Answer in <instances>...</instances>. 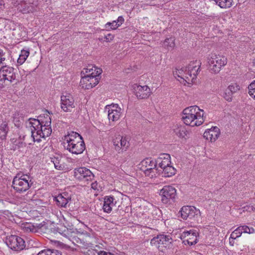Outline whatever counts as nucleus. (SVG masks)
Returning a JSON list of instances; mask_svg holds the SVG:
<instances>
[{"label":"nucleus","mask_w":255,"mask_h":255,"mask_svg":"<svg viewBox=\"0 0 255 255\" xmlns=\"http://www.w3.org/2000/svg\"><path fill=\"white\" fill-rule=\"evenodd\" d=\"M64 146L72 154H81L86 147L82 136L78 133L71 131L64 136Z\"/></svg>","instance_id":"2"},{"label":"nucleus","mask_w":255,"mask_h":255,"mask_svg":"<svg viewBox=\"0 0 255 255\" xmlns=\"http://www.w3.org/2000/svg\"><path fill=\"white\" fill-rule=\"evenodd\" d=\"M171 238L170 236L165 235H158L151 240L150 244L152 246L159 248L160 246L163 245L166 247L168 244L171 243Z\"/></svg>","instance_id":"18"},{"label":"nucleus","mask_w":255,"mask_h":255,"mask_svg":"<svg viewBox=\"0 0 255 255\" xmlns=\"http://www.w3.org/2000/svg\"><path fill=\"white\" fill-rule=\"evenodd\" d=\"M102 73V69H98L96 74L90 76L89 74L85 75L82 77L80 82V86L84 89H90L96 86L99 82L100 76Z\"/></svg>","instance_id":"9"},{"label":"nucleus","mask_w":255,"mask_h":255,"mask_svg":"<svg viewBox=\"0 0 255 255\" xmlns=\"http://www.w3.org/2000/svg\"><path fill=\"white\" fill-rule=\"evenodd\" d=\"M210 71L214 74L218 73L222 67L226 65L227 59L223 55L211 54L208 58Z\"/></svg>","instance_id":"7"},{"label":"nucleus","mask_w":255,"mask_h":255,"mask_svg":"<svg viewBox=\"0 0 255 255\" xmlns=\"http://www.w3.org/2000/svg\"><path fill=\"white\" fill-rule=\"evenodd\" d=\"M38 120L43 128L46 129L51 128V119L49 115H46L43 118L40 117Z\"/></svg>","instance_id":"27"},{"label":"nucleus","mask_w":255,"mask_h":255,"mask_svg":"<svg viewBox=\"0 0 255 255\" xmlns=\"http://www.w3.org/2000/svg\"><path fill=\"white\" fill-rule=\"evenodd\" d=\"M115 255L112 254H111L110 253L107 252V255Z\"/></svg>","instance_id":"54"},{"label":"nucleus","mask_w":255,"mask_h":255,"mask_svg":"<svg viewBox=\"0 0 255 255\" xmlns=\"http://www.w3.org/2000/svg\"><path fill=\"white\" fill-rule=\"evenodd\" d=\"M21 6V8L20 9V11L23 13H27L32 11L33 7L31 5H28L26 3H23Z\"/></svg>","instance_id":"33"},{"label":"nucleus","mask_w":255,"mask_h":255,"mask_svg":"<svg viewBox=\"0 0 255 255\" xmlns=\"http://www.w3.org/2000/svg\"><path fill=\"white\" fill-rule=\"evenodd\" d=\"M75 107V101L73 97L69 94L61 96V108L65 112H71L72 109Z\"/></svg>","instance_id":"16"},{"label":"nucleus","mask_w":255,"mask_h":255,"mask_svg":"<svg viewBox=\"0 0 255 255\" xmlns=\"http://www.w3.org/2000/svg\"><path fill=\"white\" fill-rule=\"evenodd\" d=\"M29 55V51L28 50H22L17 59V63L20 65L22 64L25 61Z\"/></svg>","instance_id":"29"},{"label":"nucleus","mask_w":255,"mask_h":255,"mask_svg":"<svg viewBox=\"0 0 255 255\" xmlns=\"http://www.w3.org/2000/svg\"><path fill=\"white\" fill-rule=\"evenodd\" d=\"M124 17L122 16H120L116 21V22H117V24H120V26H121L124 22Z\"/></svg>","instance_id":"47"},{"label":"nucleus","mask_w":255,"mask_h":255,"mask_svg":"<svg viewBox=\"0 0 255 255\" xmlns=\"http://www.w3.org/2000/svg\"><path fill=\"white\" fill-rule=\"evenodd\" d=\"M28 120L31 127V136L34 141L39 142L41 141V138H45L51 134V128H43L38 119L30 118Z\"/></svg>","instance_id":"4"},{"label":"nucleus","mask_w":255,"mask_h":255,"mask_svg":"<svg viewBox=\"0 0 255 255\" xmlns=\"http://www.w3.org/2000/svg\"><path fill=\"white\" fill-rule=\"evenodd\" d=\"M10 127L8 121H5L0 123V139L2 140L6 139Z\"/></svg>","instance_id":"24"},{"label":"nucleus","mask_w":255,"mask_h":255,"mask_svg":"<svg viewBox=\"0 0 255 255\" xmlns=\"http://www.w3.org/2000/svg\"><path fill=\"white\" fill-rule=\"evenodd\" d=\"M203 116V110L197 106H193L183 110L182 119L186 125L191 127L199 126L204 122Z\"/></svg>","instance_id":"3"},{"label":"nucleus","mask_w":255,"mask_h":255,"mask_svg":"<svg viewBox=\"0 0 255 255\" xmlns=\"http://www.w3.org/2000/svg\"><path fill=\"white\" fill-rule=\"evenodd\" d=\"M52 161L56 169L58 170L63 169V165L60 163V161L58 159V158H54Z\"/></svg>","instance_id":"41"},{"label":"nucleus","mask_w":255,"mask_h":255,"mask_svg":"<svg viewBox=\"0 0 255 255\" xmlns=\"http://www.w3.org/2000/svg\"><path fill=\"white\" fill-rule=\"evenodd\" d=\"M235 240V239H232L231 237H230L229 243L231 246H234Z\"/></svg>","instance_id":"51"},{"label":"nucleus","mask_w":255,"mask_h":255,"mask_svg":"<svg viewBox=\"0 0 255 255\" xmlns=\"http://www.w3.org/2000/svg\"><path fill=\"white\" fill-rule=\"evenodd\" d=\"M98 69H101L100 68H98L97 67L93 66L92 65H89L87 68H84L82 71V73L83 74H89L90 76H92L97 73V71Z\"/></svg>","instance_id":"30"},{"label":"nucleus","mask_w":255,"mask_h":255,"mask_svg":"<svg viewBox=\"0 0 255 255\" xmlns=\"http://www.w3.org/2000/svg\"><path fill=\"white\" fill-rule=\"evenodd\" d=\"M83 255H96L97 250L96 249H89L87 251L82 252Z\"/></svg>","instance_id":"43"},{"label":"nucleus","mask_w":255,"mask_h":255,"mask_svg":"<svg viewBox=\"0 0 255 255\" xmlns=\"http://www.w3.org/2000/svg\"><path fill=\"white\" fill-rule=\"evenodd\" d=\"M233 93L227 88L223 95L224 98L228 102H231L232 100Z\"/></svg>","instance_id":"37"},{"label":"nucleus","mask_w":255,"mask_h":255,"mask_svg":"<svg viewBox=\"0 0 255 255\" xmlns=\"http://www.w3.org/2000/svg\"><path fill=\"white\" fill-rule=\"evenodd\" d=\"M50 255H62V253L58 250L50 249Z\"/></svg>","instance_id":"45"},{"label":"nucleus","mask_w":255,"mask_h":255,"mask_svg":"<svg viewBox=\"0 0 255 255\" xmlns=\"http://www.w3.org/2000/svg\"><path fill=\"white\" fill-rule=\"evenodd\" d=\"M120 26V24H117L116 20H113L112 22H107L104 26L105 29L108 30H115Z\"/></svg>","instance_id":"32"},{"label":"nucleus","mask_w":255,"mask_h":255,"mask_svg":"<svg viewBox=\"0 0 255 255\" xmlns=\"http://www.w3.org/2000/svg\"><path fill=\"white\" fill-rule=\"evenodd\" d=\"M198 1H199V0H193V2H194V3H196Z\"/></svg>","instance_id":"55"},{"label":"nucleus","mask_w":255,"mask_h":255,"mask_svg":"<svg viewBox=\"0 0 255 255\" xmlns=\"http://www.w3.org/2000/svg\"><path fill=\"white\" fill-rule=\"evenodd\" d=\"M244 211L248 212H255V204H249L243 207Z\"/></svg>","instance_id":"39"},{"label":"nucleus","mask_w":255,"mask_h":255,"mask_svg":"<svg viewBox=\"0 0 255 255\" xmlns=\"http://www.w3.org/2000/svg\"><path fill=\"white\" fill-rule=\"evenodd\" d=\"M254 65L255 66V61L254 62Z\"/></svg>","instance_id":"58"},{"label":"nucleus","mask_w":255,"mask_h":255,"mask_svg":"<svg viewBox=\"0 0 255 255\" xmlns=\"http://www.w3.org/2000/svg\"><path fill=\"white\" fill-rule=\"evenodd\" d=\"M220 129L217 127H213L208 129L203 133V137L211 142H214L219 136Z\"/></svg>","instance_id":"22"},{"label":"nucleus","mask_w":255,"mask_h":255,"mask_svg":"<svg viewBox=\"0 0 255 255\" xmlns=\"http://www.w3.org/2000/svg\"><path fill=\"white\" fill-rule=\"evenodd\" d=\"M12 35H15V33L14 32H13V33H12Z\"/></svg>","instance_id":"57"},{"label":"nucleus","mask_w":255,"mask_h":255,"mask_svg":"<svg viewBox=\"0 0 255 255\" xmlns=\"http://www.w3.org/2000/svg\"><path fill=\"white\" fill-rule=\"evenodd\" d=\"M114 206H115V203H114V201H113V203L110 204V206L112 208Z\"/></svg>","instance_id":"53"},{"label":"nucleus","mask_w":255,"mask_h":255,"mask_svg":"<svg viewBox=\"0 0 255 255\" xmlns=\"http://www.w3.org/2000/svg\"><path fill=\"white\" fill-rule=\"evenodd\" d=\"M141 169L144 171L146 176L153 178L158 173L157 162L151 158H146L142 160L139 164Z\"/></svg>","instance_id":"10"},{"label":"nucleus","mask_w":255,"mask_h":255,"mask_svg":"<svg viewBox=\"0 0 255 255\" xmlns=\"http://www.w3.org/2000/svg\"><path fill=\"white\" fill-rule=\"evenodd\" d=\"M114 38V36L112 34H108L107 35L105 36V38L107 42H110L112 41Z\"/></svg>","instance_id":"46"},{"label":"nucleus","mask_w":255,"mask_h":255,"mask_svg":"<svg viewBox=\"0 0 255 255\" xmlns=\"http://www.w3.org/2000/svg\"><path fill=\"white\" fill-rule=\"evenodd\" d=\"M21 228L24 232L27 233H36L38 232V230L37 225L35 226L30 223L23 224Z\"/></svg>","instance_id":"26"},{"label":"nucleus","mask_w":255,"mask_h":255,"mask_svg":"<svg viewBox=\"0 0 255 255\" xmlns=\"http://www.w3.org/2000/svg\"><path fill=\"white\" fill-rule=\"evenodd\" d=\"M161 196V201L163 203L169 204L171 201H173L176 196V190L172 186H164L160 191Z\"/></svg>","instance_id":"12"},{"label":"nucleus","mask_w":255,"mask_h":255,"mask_svg":"<svg viewBox=\"0 0 255 255\" xmlns=\"http://www.w3.org/2000/svg\"><path fill=\"white\" fill-rule=\"evenodd\" d=\"M33 178L27 174H17L13 179L12 186L17 193H22L28 190L33 185Z\"/></svg>","instance_id":"5"},{"label":"nucleus","mask_w":255,"mask_h":255,"mask_svg":"<svg viewBox=\"0 0 255 255\" xmlns=\"http://www.w3.org/2000/svg\"><path fill=\"white\" fill-rule=\"evenodd\" d=\"M115 149L120 153L126 151L129 147V138L128 136H121L119 135L113 140Z\"/></svg>","instance_id":"14"},{"label":"nucleus","mask_w":255,"mask_h":255,"mask_svg":"<svg viewBox=\"0 0 255 255\" xmlns=\"http://www.w3.org/2000/svg\"><path fill=\"white\" fill-rule=\"evenodd\" d=\"M240 230H241L242 233H248V234H253L255 233V229L252 227H249L247 226H242L239 227Z\"/></svg>","instance_id":"35"},{"label":"nucleus","mask_w":255,"mask_h":255,"mask_svg":"<svg viewBox=\"0 0 255 255\" xmlns=\"http://www.w3.org/2000/svg\"><path fill=\"white\" fill-rule=\"evenodd\" d=\"M7 57V54L0 48V64H5L4 61Z\"/></svg>","instance_id":"40"},{"label":"nucleus","mask_w":255,"mask_h":255,"mask_svg":"<svg viewBox=\"0 0 255 255\" xmlns=\"http://www.w3.org/2000/svg\"><path fill=\"white\" fill-rule=\"evenodd\" d=\"M16 28H17V27H14V28H12V30H13V31H15V30H16ZM17 28H19V27H17Z\"/></svg>","instance_id":"56"},{"label":"nucleus","mask_w":255,"mask_h":255,"mask_svg":"<svg viewBox=\"0 0 255 255\" xmlns=\"http://www.w3.org/2000/svg\"><path fill=\"white\" fill-rule=\"evenodd\" d=\"M164 44L165 46L167 47H173L174 46V40L172 38H166Z\"/></svg>","instance_id":"42"},{"label":"nucleus","mask_w":255,"mask_h":255,"mask_svg":"<svg viewBox=\"0 0 255 255\" xmlns=\"http://www.w3.org/2000/svg\"><path fill=\"white\" fill-rule=\"evenodd\" d=\"M108 110L109 121L116 122L119 120L122 112L121 109L118 104H112L106 106V110Z\"/></svg>","instance_id":"17"},{"label":"nucleus","mask_w":255,"mask_h":255,"mask_svg":"<svg viewBox=\"0 0 255 255\" xmlns=\"http://www.w3.org/2000/svg\"><path fill=\"white\" fill-rule=\"evenodd\" d=\"M162 156L163 157H160L155 160L157 165L162 169L171 164L170 156L169 154H163Z\"/></svg>","instance_id":"23"},{"label":"nucleus","mask_w":255,"mask_h":255,"mask_svg":"<svg viewBox=\"0 0 255 255\" xmlns=\"http://www.w3.org/2000/svg\"><path fill=\"white\" fill-rule=\"evenodd\" d=\"M17 81L13 68L4 66L0 69V85H9Z\"/></svg>","instance_id":"8"},{"label":"nucleus","mask_w":255,"mask_h":255,"mask_svg":"<svg viewBox=\"0 0 255 255\" xmlns=\"http://www.w3.org/2000/svg\"><path fill=\"white\" fill-rule=\"evenodd\" d=\"M133 90L135 95L138 99H147L151 93L150 89L146 85L141 86L135 85Z\"/></svg>","instance_id":"19"},{"label":"nucleus","mask_w":255,"mask_h":255,"mask_svg":"<svg viewBox=\"0 0 255 255\" xmlns=\"http://www.w3.org/2000/svg\"><path fill=\"white\" fill-rule=\"evenodd\" d=\"M227 88L234 94L240 90V86L237 83H233L230 85Z\"/></svg>","instance_id":"36"},{"label":"nucleus","mask_w":255,"mask_h":255,"mask_svg":"<svg viewBox=\"0 0 255 255\" xmlns=\"http://www.w3.org/2000/svg\"><path fill=\"white\" fill-rule=\"evenodd\" d=\"M97 185H98V184H97V182H95L94 183H92L91 184V187H92V188H93L94 190L97 189Z\"/></svg>","instance_id":"48"},{"label":"nucleus","mask_w":255,"mask_h":255,"mask_svg":"<svg viewBox=\"0 0 255 255\" xmlns=\"http://www.w3.org/2000/svg\"><path fill=\"white\" fill-rule=\"evenodd\" d=\"M187 238L186 240L183 241V243L185 245H188L189 246H192L195 245L197 243V238L196 236V233L193 231H184L180 236L181 239H184Z\"/></svg>","instance_id":"20"},{"label":"nucleus","mask_w":255,"mask_h":255,"mask_svg":"<svg viewBox=\"0 0 255 255\" xmlns=\"http://www.w3.org/2000/svg\"><path fill=\"white\" fill-rule=\"evenodd\" d=\"M248 89L249 95L255 100V80L249 85Z\"/></svg>","instance_id":"34"},{"label":"nucleus","mask_w":255,"mask_h":255,"mask_svg":"<svg viewBox=\"0 0 255 255\" xmlns=\"http://www.w3.org/2000/svg\"><path fill=\"white\" fill-rule=\"evenodd\" d=\"M50 249L43 250L38 253L37 255H50Z\"/></svg>","instance_id":"44"},{"label":"nucleus","mask_w":255,"mask_h":255,"mask_svg":"<svg viewBox=\"0 0 255 255\" xmlns=\"http://www.w3.org/2000/svg\"><path fill=\"white\" fill-rule=\"evenodd\" d=\"M107 252L105 251H97L96 255H106Z\"/></svg>","instance_id":"49"},{"label":"nucleus","mask_w":255,"mask_h":255,"mask_svg":"<svg viewBox=\"0 0 255 255\" xmlns=\"http://www.w3.org/2000/svg\"><path fill=\"white\" fill-rule=\"evenodd\" d=\"M199 62H192L188 67L186 68H182L177 71V74L179 77L185 80L186 81H188L193 82L194 80L196 79L197 75L200 71Z\"/></svg>","instance_id":"6"},{"label":"nucleus","mask_w":255,"mask_h":255,"mask_svg":"<svg viewBox=\"0 0 255 255\" xmlns=\"http://www.w3.org/2000/svg\"><path fill=\"white\" fill-rule=\"evenodd\" d=\"M74 176L78 180L83 181H92L94 178L93 173L86 167L75 168Z\"/></svg>","instance_id":"15"},{"label":"nucleus","mask_w":255,"mask_h":255,"mask_svg":"<svg viewBox=\"0 0 255 255\" xmlns=\"http://www.w3.org/2000/svg\"><path fill=\"white\" fill-rule=\"evenodd\" d=\"M181 217L183 220H191L197 218L199 210L192 206H184L180 210Z\"/></svg>","instance_id":"13"},{"label":"nucleus","mask_w":255,"mask_h":255,"mask_svg":"<svg viewBox=\"0 0 255 255\" xmlns=\"http://www.w3.org/2000/svg\"><path fill=\"white\" fill-rule=\"evenodd\" d=\"M174 132L179 137H184L187 134V130L184 127H180L174 129Z\"/></svg>","instance_id":"31"},{"label":"nucleus","mask_w":255,"mask_h":255,"mask_svg":"<svg viewBox=\"0 0 255 255\" xmlns=\"http://www.w3.org/2000/svg\"><path fill=\"white\" fill-rule=\"evenodd\" d=\"M242 235V232L240 228L238 227L235 231H234L231 234V237L232 239H236L240 237Z\"/></svg>","instance_id":"38"},{"label":"nucleus","mask_w":255,"mask_h":255,"mask_svg":"<svg viewBox=\"0 0 255 255\" xmlns=\"http://www.w3.org/2000/svg\"><path fill=\"white\" fill-rule=\"evenodd\" d=\"M71 200V195H69L67 192L59 194L54 197V201L56 202L57 206L60 207L66 208Z\"/></svg>","instance_id":"21"},{"label":"nucleus","mask_w":255,"mask_h":255,"mask_svg":"<svg viewBox=\"0 0 255 255\" xmlns=\"http://www.w3.org/2000/svg\"><path fill=\"white\" fill-rule=\"evenodd\" d=\"M175 169L170 164L163 169L162 172L165 177H171L175 174Z\"/></svg>","instance_id":"28"},{"label":"nucleus","mask_w":255,"mask_h":255,"mask_svg":"<svg viewBox=\"0 0 255 255\" xmlns=\"http://www.w3.org/2000/svg\"><path fill=\"white\" fill-rule=\"evenodd\" d=\"M4 2L2 0H0V9H2L4 7Z\"/></svg>","instance_id":"52"},{"label":"nucleus","mask_w":255,"mask_h":255,"mask_svg":"<svg viewBox=\"0 0 255 255\" xmlns=\"http://www.w3.org/2000/svg\"><path fill=\"white\" fill-rule=\"evenodd\" d=\"M114 200V198L112 196L105 197L103 206V209L104 212L108 213L111 212L112 207L110 206V204H112Z\"/></svg>","instance_id":"25"},{"label":"nucleus","mask_w":255,"mask_h":255,"mask_svg":"<svg viewBox=\"0 0 255 255\" xmlns=\"http://www.w3.org/2000/svg\"><path fill=\"white\" fill-rule=\"evenodd\" d=\"M5 243L10 249L15 251H22L25 248L24 240L17 235L7 236Z\"/></svg>","instance_id":"11"},{"label":"nucleus","mask_w":255,"mask_h":255,"mask_svg":"<svg viewBox=\"0 0 255 255\" xmlns=\"http://www.w3.org/2000/svg\"><path fill=\"white\" fill-rule=\"evenodd\" d=\"M57 232L71 242L74 245L78 247H82L88 248L92 245L91 240L92 239L91 235L87 233L72 231L71 229L64 228V230L61 228H57Z\"/></svg>","instance_id":"1"},{"label":"nucleus","mask_w":255,"mask_h":255,"mask_svg":"<svg viewBox=\"0 0 255 255\" xmlns=\"http://www.w3.org/2000/svg\"><path fill=\"white\" fill-rule=\"evenodd\" d=\"M4 202L3 200L0 199V211H1V209H2L4 207Z\"/></svg>","instance_id":"50"}]
</instances>
